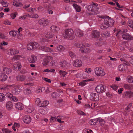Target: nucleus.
I'll return each instance as SVG.
<instances>
[{
  "instance_id": "nucleus-1",
  "label": "nucleus",
  "mask_w": 133,
  "mask_h": 133,
  "mask_svg": "<svg viewBox=\"0 0 133 133\" xmlns=\"http://www.w3.org/2000/svg\"><path fill=\"white\" fill-rule=\"evenodd\" d=\"M106 18L104 21L103 23L101 25L100 28L102 30L107 29L109 26H112L114 25V21L110 17Z\"/></svg>"
},
{
  "instance_id": "nucleus-2",
  "label": "nucleus",
  "mask_w": 133,
  "mask_h": 133,
  "mask_svg": "<svg viewBox=\"0 0 133 133\" xmlns=\"http://www.w3.org/2000/svg\"><path fill=\"white\" fill-rule=\"evenodd\" d=\"M98 4L96 3H92V4L87 6V9L89 11V14L91 15H95L98 14L99 8L97 6Z\"/></svg>"
},
{
  "instance_id": "nucleus-3",
  "label": "nucleus",
  "mask_w": 133,
  "mask_h": 133,
  "mask_svg": "<svg viewBox=\"0 0 133 133\" xmlns=\"http://www.w3.org/2000/svg\"><path fill=\"white\" fill-rule=\"evenodd\" d=\"M63 36L64 38L68 40H72L75 37L74 31L71 28L65 29L63 33Z\"/></svg>"
},
{
  "instance_id": "nucleus-4",
  "label": "nucleus",
  "mask_w": 133,
  "mask_h": 133,
  "mask_svg": "<svg viewBox=\"0 0 133 133\" xmlns=\"http://www.w3.org/2000/svg\"><path fill=\"white\" fill-rule=\"evenodd\" d=\"M11 88H12L14 90L13 93L15 95H17L19 94L21 90L19 88V87L18 85H7L6 86L4 87L1 89L7 90L10 89Z\"/></svg>"
},
{
  "instance_id": "nucleus-5",
  "label": "nucleus",
  "mask_w": 133,
  "mask_h": 133,
  "mask_svg": "<svg viewBox=\"0 0 133 133\" xmlns=\"http://www.w3.org/2000/svg\"><path fill=\"white\" fill-rule=\"evenodd\" d=\"M95 73L97 76H103L105 75V73L103 69L100 67H98L94 69Z\"/></svg>"
},
{
  "instance_id": "nucleus-6",
  "label": "nucleus",
  "mask_w": 133,
  "mask_h": 133,
  "mask_svg": "<svg viewBox=\"0 0 133 133\" xmlns=\"http://www.w3.org/2000/svg\"><path fill=\"white\" fill-rule=\"evenodd\" d=\"M39 46V44L37 42H31L28 44L27 46L28 50H32L37 49Z\"/></svg>"
},
{
  "instance_id": "nucleus-7",
  "label": "nucleus",
  "mask_w": 133,
  "mask_h": 133,
  "mask_svg": "<svg viewBox=\"0 0 133 133\" xmlns=\"http://www.w3.org/2000/svg\"><path fill=\"white\" fill-rule=\"evenodd\" d=\"M105 87L102 84H100L97 86L95 89L96 91L98 93H102L105 91Z\"/></svg>"
},
{
  "instance_id": "nucleus-8",
  "label": "nucleus",
  "mask_w": 133,
  "mask_h": 133,
  "mask_svg": "<svg viewBox=\"0 0 133 133\" xmlns=\"http://www.w3.org/2000/svg\"><path fill=\"white\" fill-rule=\"evenodd\" d=\"M90 99L92 101H97L99 99V95L96 93H92L90 96Z\"/></svg>"
},
{
  "instance_id": "nucleus-9",
  "label": "nucleus",
  "mask_w": 133,
  "mask_h": 133,
  "mask_svg": "<svg viewBox=\"0 0 133 133\" xmlns=\"http://www.w3.org/2000/svg\"><path fill=\"white\" fill-rule=\"evenodd\" d=\"M38 23L39 25L45 26L48 24V20L45 18H42L38 21Z\"/></svg>"
},
{
  "instance_id": "nucleus-10",
  "label": "nucleus",
  "mask_w": 133,
  "mask_h": 133,
  "mask_svg": "<svg viewBox=\"0 0 133 133\" xmlns=\"http://www.w3.org/2000/svg\"><path fill=\"white\" fill-rule=\"evenodd\" d=\"M122 38L127 41H131L133 39V36L128 33H125L122 35Z\"/></svg>"
},
{
  "instance_id": "nucleus-11",
  "label": "nucleus",
  "mask_w": 133,
  "mask_h": 133,
  "mask_svg": "<svg viewBox=\"0 0 133 133\" xmlns=\"http://www.w3.org/2000/svg\"><path fill=\"white\" fill-rule=\"evenodd\" d=\"M82 64V61L79 59H76L74 61L73 63V65L76 67H80Z\"/></svg>"
},
{
  "instance_id": "nucleus-12",
  "label": "nucleus",
  "mask_w": 133,
  "mask_h": 133,
  "mask_svg": "<svg viewBox=\"0 0 133 133\" xmlns=\"http://www.w3.org/2000/svg\"><path fill=\"white\" fill-rule=\"evenodd\" d=\"M74 32L75 35L79 37H81L83 35L82 31L79 29H75L74 30Z\"/></svg>"
},
{
  "instance_id": "nucleus-13",
  "label": "nucleus",
  "mask_w": 133,
  "mask_h": 133,
  "mask_svg": "<svg viewBox=\"0 0 133 133\" xmlns=\"http://www.w3.org/2000/svg\"><path fill=\"white\" fill-rule=\"evenodd\" d=\"M100 35L99 32L96 30H94L92 31V37L94 38H98Z\"/></svg>"
},
{
  "instance_id": "nucleus-14",
  "label": "nucleus",
  "mask_w": 133,
  "mask_h": 133,
  "mask_svg": "<svg viewBox=\"0 0 133 133\" xmlns=\"http://www.w3.org/2000/svg\"><path fill=\"white\" fill-rule=\"evenodd\" d=\"M123 96L125 98H130L133 96V92L126 91L123 94Z\"/></svg>"
},
{
  "instance_id": "nucleus-15",
  "label": "nucleus",
  "mask_w": 133,
  "mask_h": 133,
  "mask_svg": "<svg viewBox=\"0 0 133 133\" xmlns=\"http://www.w3.org/2000/svg\"><path fill=\"white\" fill-rule=\"evenodd\" d=\"M21 66L20 63L17 62L14 65L13 69L15 71L18 70L21 68Z\"/></svg>"
},
{
  "instance_id": "nucleus-16",
  "label": "nucleus",
  "mask_w": 133,
  "mask_h": 133,
  "mask_svg": "<svg viewBox=\"0 0 133 133\" xmlns=\"http://www.w3.org/2000/svg\"><path fill=\"white\" fill-rule=\"evenodd\" d=\"M29 62L30 63L35 62L37 60V57L34 55H31L28 59Z\"/></svg>"
},
{
  "instance_id": "nucleus-17",
  "label": "nucleus",
  "mask_w": 133,
  "mask_h": 133,
  "mask_svg": "<svg viewBox=\"0 0 133 133\" xmlns=\"http://www.w3.org/2000/svg\"><path fill=\"white\" fill-rule=\"evenodd\" d=\"M79 51L81 53H84L85 54L88 53L90 52V50L88 48L85 47H83L79 49Z\"/></svg>"
},
{
  "instance_id": "nucleus-18",
  "label": "nucleus",
  "mask_w": 133,
  "mask_h": 133,
  "mask_svg": "<svg viewBox=\"0 0 133 133\" xmlns=\"http://www.w3.org/2000/svg\"><path fill=\"white\" fill-rule=\"evenodd\" d=\"M50 28L52 31L55 34L57 33L59 30V28L58 27L55 25L52 26Z\"/></svg>"
},
{
  "instance_id": "nucleus-19",
  "label": "nucleus",
  "mask_w": 133,
  "mask_h": 133,
  "mask_svg": "<svg viewBox=\"0 0 133 133\" xmlns=\"http://www.w3.org/2000/svg\"><path fill=\"white\" fill-rule=\"evenodd\" d=\"M24 122L26 123H30L31 121V117L28 115H26L25 116L23 119Z\"/></svg>"
},
{
  "instance_id": "nucleus-20",
  "label": "nucleus",
  "mask_w": 133,
  "mask_h": 133,
  "mask_svg": "<svg viewBox=\"0 0 133 133\" xmlns=\"http://www.w3.org/2000/svg\"><path fill=\"white\" fill-rule=\"evenodd\" d=\"M40 49L42 50L47 52H51L52 49L49 47L45 46H41Z\"/></svg>"
},
{
  "instance_id": "nucleus-21",
  "label": "nucleus",
  "mask_w": 133,
  "mask_h": 133,
  "mask_svg": "<svg viewBox=\"0 0 133 133\" xmlns=\"http://www.w3.org/2000/svg\"><path fill=\"white\" fill-rule=\"evenodd\" d=\"M17 80L18 81H22L25 80L26 78L25 76L23 75H19L16 77Z\"/></svg>"
},
{
  "instance_id": "nucleus-22",
  "label": "nucleus",
  "mask_w": 133,
  "mask_h": 133,
  "mask_svg": "<svg viewBox=\"0 0 133 133\" xmlns=\"http://www.w3.org/2000/svg\"><path fill=\"white\" fill-rule=\"evenodd\" d=\"M6 107L9 110H10L12 108V104L11 101H8L6 104Z\"/></svg>"
},
{
  "instance_id": "nucleus-23",
  "label": "nucleus",
  "mask_w": 133,
  "mask_h": 133,
  "mask_svg": "<svg viewBox=\"0 0 133 133\" xmlns=\"http://www.w3.org/2000/svg\"><path fill=\"white\" fill-rule=\"evenodd\" d=\"M7 76L5 74H0V81H5L7 79Z\"/></svg>"
},
{
  "instance_id": "nucleus-24",
  "label": "nucleus",
  "mask_w": 133,
  "mask_h": 133,
  "mask_svg": "<svg viewBox=\"0 0 133 133\" xmlns=\"http://www.w3.org/2000/svg\"><path fill=\"white\" fill-rule=\"evenodd\" d=\"M127 66L124 65V64H121L118 66V67L119 70L121 71H124L125 70V68Z\"/></svg>"
},
{
  "instance_id": "nucleus-25",
  "label": "nucleus",
  "mask_w": 133,
  "mask_h": 133,
  "mask_svg": "<svg viewBox=\"0 0 133 133\" xmlns=\"http://www.w3.org/2000/svg\"><path fill=\"white\" fill-rule=\"evenodd\" d=\"M15 107L17 109L19 110H22L23 109L22 104L20 102L17 103L15 105Z\"/></svg>"
},
{
  "instance_id": "nucleus-26",
  "label": "nucleus",
  "mask_w": 133,
  "mask_h": 133,
  "mask_svg": "<svg viewBox=\"0 0 133 133\" xmlns=\"http://www.w3.org/2000/svg\"><path fill=\"white\" fill-rule=\"evenodd\" d=\"M12 69L7 68H4L3 71L4 73H6L8 74L11 73L12 72Z\"/></svg>"
},
{
  "instance_id": "nucleus-27",
  "label": "nucleus",
  "mask_w": 133,
  "mask_h": 133,
  "mask_svg": "<svg viewBox=\"0 0 133 133\" xmlns=\"http://www.w3.org/2000/svg\"><path fill=\"white\" fill-rule=\"evenodd\" d=\"M124 88L127 90H131L133 89V85L132 84H125L124 85Z\"/></svg>"
},
{
  "instance_id": "nucleus-28",
  "label": "nucleus",
  "mask_w": 133,
  "mask_h": 133,
  "mask_svg": "<svg viewBox=\"0 0 133 133\" xmlns=\"http://www.w3.org/2000/svg\"><path fill=\"white\" fill-rule=\"evenodd\" d=\"M18 50H16L15 49H11L10 50L9 53L11 55H14L15 54H17L18 53Z\"/></svg>"
},
{
  "instance_id": "nucleus-29",
  "label": "nucleus",
  "mask_w": 133,
  "mask_h": 133,
  "mask_svg": "<svg viewBox=\"0 0 133 133\" xmlns=\"http://www.w3.org/2000/svg\"><path fill=\"white\" fill-rule=\"evenodd\" d=\"M72 6L75 9L76 11L77 12H80L81 11L80 7L76 4H73Z\"/></svg>"
},
{
  "instance_id": "nucleus-30",
  "label": "nucleus",
  "mask_w": 133,
  "mask_h": 133,
  "mask_svg": "<svg viewBox=\"0 0 133 133\" xmlns=\"http://www.w3.org/2000/svg\"><path fill=\"white\" fill-rule=\"evenodd\" d=\"M102 35L103 37H107L110 36V33L108 31H106L102 33Z\"/></svg>"
},
{
  "instance_id": "nucleus-31",
  "label": "nucleus",
  "mask_w": 133,
  "mask_h": 133,
  "mask_svg": "<svg viewBox=\"0 0 133 133\" xmlns=\"http://www.w3.org/2000/svg\"><path fill=\"white\" fill-rule=\"evenodd\" d=\"M59 64L61 67L66 68L67 66V63L66 61H62L60 62Z\"/></svg>"
},
{
  "instance_id": "nucleus-32",
  "label": "nucleus",
  "mask_w": 133,
  "mask_h": 133,
  "mask_svg": "<svg viewBox=\"0 0 133 133\" xmlns=\"http://www.w3.org/2000/svg\"><path fill=\"white\" fill-rule=\"evenodd\" d=\"M5 98L4 95L2 93H0V102H3L5 100Z\"/></svg>"
},
{
  "instance_id": "nucleus-33",
  "label": "nucleus",
  "mask_w": 133,
  "mask_h": 133,
  "mask_svg": "<svg viewBox=\"0 0 133 133\" xmlns=\"http://www.w3.org/2000/svg\"><path fill=\"white\" fill-rule=\"evenodd\" d=\"M127 78V81L128 83H133V77L129 76H128Z\"/></svg>"
},
{
  "instance_id": "nucleus-34",
  "label": "nucleus",
  "mask_w": 133,
  "mask_h": 133,
  "mask_svg": "<svg viewBox=\"0 0 133 133\" xmlns=\"http://www.w3.org/2000/svg\"><path fill=\"white\" fill-rule=\"evenodd\" d=\"M54 35V34H52L51 32H48L45 35V37L47 38H50L52 37Z\"/></svg>"
},
{
  "instance_id": "nucleus-35",
  "label": "nucleus",
  "mask_w": 133,
  "mask_h": 133,
  "mask_svg": "<svg viewBox=\"0 0 133 133\" xmlns=\"http://www.w3.org/2000/svg\"><path fill=\"white\" fill-rule=\"evenodd\" d=\"M120 60L121 61H122V62L123 63V64H124V65H126L128 66L130 65L129 63L127 62V61L125 60V59H123V58H120Z\"/></svg>"
},
{
  "instance_id": "nucleus-36",
  "label": "nucleus",
  "mask_w": 133,
  "mask_h": 133,
  "mask_svg": "<svg viewBox=\"0 0 133 133\" xmlns=\"http://www.w3.org/2000/svg\"><path fill=\"white\" fill-rule=\"evenodd\" d=\"M27 16H29V17L32 18H38V17L39 16L38 15V14H34L31 15H29V14H27Z\"/></svg>"
},
{
  "instance_id": "nucleus-37",
  "label": "nucleus",
  "mask_w": 133,
  "mask_h": 133,
  "mask_svg": "<svg viewBox=\"0 0 133 133\" xmlns=\"http://www.w3.org/2000/svg\"><path fill=\"white\" fill-rule=\"evenodd\" d=\"M23 92L25 95H28L31 93V91L29 89L27 88L24 90Z\"/></svg>"
},
{
  "instance_id": "nucleus-38",
  "label": "nucleus",
  "mask_w": 133,
  "mask_h": 133,
  "mask_svg": "<svg viewBox=\"0 0 133 133\" xmlns=\"http://www.w3.org/2000/svg\"><path fill=\"white\" fill-rule=\"evenodd\" d=\"M128 25L131 28H133V21L129 19L128 21Z\"/></svg>"
},
{
  "instance_id": "nucleus-39",
  "label": "nucleus",
  "mask_w": 133,
  "mask_h": 133,
  "mask_svg": "<svg viewBox=\"0 0 133 133\" xmlns=\"http://www.w3.org/2000/svg\"><path fill=\"white\" fill-rule=\"evenodd\" d=\"M49 103L48 101H44L42 102V104H41V106L42 107H44L46 106Z\"/></svg>"
},
{
  "instance_id": "nucleus-40",
  "label": "nucleus",
  "mask_w": 133,
  "mask_h": 133,
  "mask_svg": "<svg viewBox=\"0 0 133 133\" xmlns=\"http://www.w3.org/2000/svg\"><path fill=\"white\" fill-rule=\"evenodd\" d=\"M20 56L18 55H17L16 56H14L13 57V58L12 59V60L13 61H15L18 59H19L20 58Z\"/></svg>"
},
{
  "instance_id": "nucleus-41",
  "label": "nucleus",
  "mask_w": 133,
  "mask_h": 133,
  "mask_svg": "<svg viewBox=\"0 0 133 133\" xmlns=\"http://www.w3.org/2000/svg\"><path fill=\"white\" fill-rule=\"evenodd\" d=\"M97 122H99L100 125H104L105 123V121L103 119L97 118Z\"/></svg>"
},
{
  "instance_id": "nucleus-42",
  "label": "nucleus",
  "mask_w": 133,
  "mask_h": 133,
  "mask_svg": "<svg viewBox=\"0 0 133 133\" xmlns=\"http://www.w3.org/2000/svg\"><path fill=\"white\" fill-rule=\"evenodd\" d=\"M59 73L60 74V75L62 76V77H64L66 75V72L64 71L59 70Z\"/></svg>"
},
{
  "instance_id": "nucleus-43",
  "label": "nucleus",
  "mask_w": 133,
  "mask_h": 133,
  "mask_svg": "<svg viewBox=\"0 0 133 133\" xmlns=\"http://www.w3.org/2000/svg\"><path fill=\"white\" fill-rule=\"evenodd\" d=\"M45 90V88L44 87H42L40 88H39L36 90L37 93H39L42 92Z\"/></svg>"
},
{
  "instance_id": "nucleus-44",
  "label": "nucleus",
  "mask_w": 133,
  "mask_h": 133,
  "mask_svg": "<svg viewBox=\"0 0 133 133\" xmlns=\"http://www.w3.org/2000/svg\"><path fill=\"white\" fill-rule=\"evenodd\" d=\"M57 50L59 51H61L64 49V48L62 45H59L57 47Z\"/></svg>"
},
{
  "instance_id": "nucleus-45",
  "label": "nucleus",
  "mask_w": 133,
  "mask_h": 133,
  "mask_svg": "<svg viewBox=\"0 0 133 133\" xmlns=\"http://www.w3.org/2000/svg\"><path fill=\"white\" fill-rule=\"evenodd\" d=\"M74 45L77 48H81L83 47V45L81 43L79 44L77 43H75L74 44Z\"/></svg>"
},
{
  "instance_id": "nucleus-46",
  "label": "nucleus",
  "mask_w": 133,
  "mask_h": 133,
  "mask_svg": "<svg viewBox=\"0 0 133 133\" xmlns=\"http://www.w3.org/2000/svg\"><path fill=\"white\" fill-rule=\"evenodd\" d=\"M2 130L4 133H11L12 132L9 130L6 129H3Z\"/></svg>"
},
{
  "instance_id": "nucleus-47",
  "label": "nucleus",
  "mask_w": 133,
  "mask_h": 133,
  "mask_svg": "<svg viewBox=\"0 0 133 133\" xmlns=\"http://www.w3.org/2000/svg\"><path fill=\"white\" fill-rule=\"evenodd\" d=\"M45 59L46 60V61H48V62L49 63V62L51 60H53V57H52L51 56H48L46 57Z\"/></svg>"
},
{
  "instance_id": "nucleus-48",
  "label": "nucleus",
  "mask_w": 133,
  "mask_h": 133,
  "mask_svg": "<svg viewBox=\"0 0 133 133\" xmlns=\"http://www.w3.org/2000/svg\"><path fill=\"white\" fill-rule=\"evenodd\" d=\"M50 64L51 66H54L56 65L57 64V63L56 61L52 60H51V61L50 62Z\"/></svg>"
},
{
  "instance_id": "nucleus-49",
  "label": "nucleus",
  "mask_w": 133,
  "mask_h": 133,
  "mask_svg": "<svg viewBox=\"0 0 133 133\" xmlns=\"http://www.w3.org/2000/svg\"><path fill=\"white\" fill-rule=\"evenodd\" d=\"M69 54L70 56L72 58H75L76 56L75 54L72 52H69Z\"/></svg>"
},
{
  "instance_id": "nucleus-50",
  "label": "nucleus",
  "mask_w": 133,
  "mask_h": 133,
  "mask_svg": "<svg viewBox=\"0 0 133 133\" xmlns=\"http://www.w3.org/2000/svg\"><path fill=\"white\" fill-rule=\"evenodd\" d=\"M13 95L12 94L9 92L5 94L6 96L9 98H10V99L11 98H12Z\"/></svg>"
},
{
  "instance_id": "nucleus-51",
  "label": "nucleus",
  "mask_w": 133,
  "mask_h": 133,
  "mask_svg": "<svg viewBox=\"0 0 133 133\" xmlns=\"http://www.w3.org/2000/svg\"><path fill=\"white\" fill-rule=\"evenodd\" d=\"M10 99L15 102H16L18 101V99L15 96H13V95Z\"/></svg>"
},
{
  "instance_id": "nucleus-52",
  "label": "nucleus",
  "mask_w": 133,
  "mask_h": 133,
  "mask_svg": "<svg viewBox=\"0 0 133 133\" xmlns=\"http://www.w3.org/2000/svg\"><path fill=\"white\" fill-rule=\"evenodd\" d=\"M17 14V12H16L15 13L11 14L10 15V16L12 18L14 19L16 17V15Z\"/></svg>"
},
{
  "instance_id": "nucleus-53",
  "label": "nucleus",
  "mask_w": 133,
  "mask_h": 133,
  "mask_svg": "<svg viewBox=\"0 0 133 133\" xmlns=\"http://www.w3.org/2000/svg\"><path fill=\"white\" fill-rule=\"evenodd\" d=\"M90 124L91 125H95L96 124V122L95 120L92 119L90 121Z\"/></svg>"
},
{
  "instance_id": "nucleus-54",
  "label": "nucleus",
  "mask_w": 133,
  "mask_h": 133,
  "mask_svg": "<svg viewBox=\"0 0 133 133\" xmlns=\"http://www.w3.org/2000/svg\"><path fill=\"white\" fill-rule=\"evenodd\" d=\"M9 34L12 36L14 37L15 36V31H11L9 32Z\"/></svg>"
},
{
  "instance_id": "nucleus-55",
  "label": "nucleus",
  "mask_w": 133,
  "mask_h": 133,
  "mask_svg": "<svg viewBox=\"0 0 133 133\" xmlns=\"http://www.w3.org/2000/svg\"><path fill=\"white\" fill-rule=\"evenodd\" d=\"M48 62L46 61V59H44L42 63V64L44 65H48Z\"/></svg>"
},
{
  "instance_id": "nucleus-56",
  "label": "nucleus",
  "mask_w": 133,
  "mask_h": 133,
  "mask_svg": "<svg viewBox=\"0 0 133 133\" xmlns=\"http://www.w3.org/2000/svg\"><path fill=\"white\" fill-rule=\"evenodd\" d=\"M111 87L114 90H116L117 89L118 87L116 86L115 85H112L111 86Z\"/></svg>"
},
{
  "instance_id": "nucleus-57",
  "label": "nucleus",
  "mask_w": 133,
  "mask_h": 133,
  "mask_svg": "<svg viewBox=\"0 0 133 133\" xmlns=\"http://www.w3.org/2000/svg\"><path fill=\"white\" fill-rule=\"evenodd\" d=\"M2 4L4 7H7L8 6V3L6 2H5L3 1Z\"/></svg>"
},
{
  "instance_id": "nucleus-58",
  "label": "nucleus",
  "mask_w": 133,
  "mask_h": 133,
  "mask_svg": "<svg viewBox=\"0 0 133 133\" xmlns=\"http://www.w3.org/2000/svg\"><path fill=\"white\" fill-rule=\"evenodd\" d=\"M59 116H57L56 118V119L57 120V121L59 122L60 123H63L64 122V121H61V119H59Z\"/></svg>"
},
{
  "instance_id": "nucleus-59",
  "label": "nucleus",
  "mask_w": 133,
  "mask_h": 133,
  "mask_svg": "<svg viewBox=\"0 0 133 133\" xmlns=\"http://www.w3.org/2000/svg\"><path fill=\"white\" fill-rule=\"evenodd\" d=\"M57 95V93L55 92H54L53 93L52 96L53 98H55L56 97Z\"/></svg>"
},
{
  "instance_id": "nucleus-60",
  "label": "nucleus",
  "mask_w": 133,
  "mask_h": 133,
  "mask_svg": "<svg viewBox=\"0 0 133 133\" xmlns=\"http://www.w3.org/2000/svg\"><path fill=\"white\" fill-rule=\"evenodd\" d=\"M43 80L49 83H50L51 82V81L50 79H48L47 78H44Z\"/></svg>"
},
{
  "instance_id": "nucleus-61",
  "label": "nucleus",
  "mask_w": 133,
  "mask_h": 133,
  "mask_svg": "<svg viewBox=\"0 0 133 133\" xmlns=\"http://www.w3.org/2000/svg\"><path fill=\"white\" fill-rule=\"evenodd\" d=\"M40 99L37 98L36 99V101H35L36 103L38 105V104L40 102Z\"/></svg>"
},
{
  "instance_id": "nucleus-62",
  "label": "nucleus",
  "mask_w": 133,
  "mask_h": 133,
  "mask_svg": "<svg viewBox=\"0 0 133 133\" xmlns=\"http://www.w3.org/2000/svg\"><path fill=\"white\" fill-rule=\"evenodd\" d=\"M78 114L79 115H86V114H85L84 112L82 111H79L78 113Z\"/></svg>"
},
{
  "instance_id": "nucleus-63",
  "label": "nucleus",
  "mask_w": 133,
  "mask_h": 133,
  "mask_svg": "<svg viewBox=\"0 0 133 133\" xmlns=\"http://www.w3.org/2000/svg\"><path fill=\"white\" fill-rule=\"evenodd\" d=\"M123 88H121L118 90V92L119 94H121L122 91L123 90Z\"/></svg>"
},
{
  "instance_id": "nucleus-64",
  "label": "nucleus",
  "mask_w": 133,
  "mask_h": 133,
  "mask_svg": "<svg viewBox=\"0 0 133 133\" xmlns=\"http://www.w3.org/2000/svg\"><path fill=\"white\" fill-rule=\"evenodd\" d=\"M6 36L3 34L2 33L0 34V38H5Z\"/></svg>"
}]
</instances>
